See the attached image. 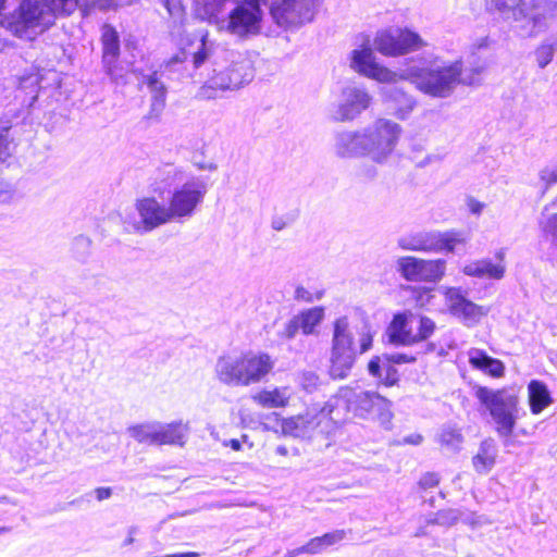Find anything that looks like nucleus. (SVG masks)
Here are the masks:
<instances>
[{
	"label": "nucleus",
	"mask_w": 557,
	"mask_h": 557,
	"mask_svg": "<svg viewBox=\"0 0 557 557\" xmlns=\"http://www.w3.org/2000/svg\"><path fill=\"white\" fill-rule=\"evenodd\" d=\"M275 360L263 351H247L218 358L214 372L222 384L230 387H247L267 381Z\"/></svg>",
	"instance_id": "obj_1"
},
{
	"label": "nucleus",
	"mask_w": 557,
	"mask_h": 557,
	"mask_svg": "<svg viewBox=\"0 0 557 557\" xmlns=\"http://www.w3.org/2000/svg\"><path fill=\"white\" fill-rule=\"evenodd\" d=\"M373 335L370 330L360 334L359 349L347 317H341L333 323L332 347L330 356V375L333 379H345L351 371L358 354H363L372 347Z\"/></svg>",
	"instance_id": "obj_2"
},
{
	"label": "nucleus",
	"mask_w": 557,
	"mask_h": 557,
	"mask_svg": "<svg viewBox=\"0 0 557 557\" xmlns=\"http://www.w3.org/2000/svg\"><path fill=\"white\" fill-rule=\"evenodd\" d=\"M334 401L335 406H344L357 418L373 420L385 430L392 429V401L377 392L342 387Z\"/></svg>",
	"instance_id": "obj_3"
},
{
	"label": "nucleus",
	"mask_w": 557,
	"mask_h": 557,
	"mask_svg": "<svg viewBox=\"0 0 557 557\" xmlns=\"http://www.w3.org/2000/svg\"><path fill=\"white\" fill-rule=\"evenodd\" d=\"M53 23V14L42 0H21L18 7L0 21L1 26L13 36L27 40H33Z\"/></svg>",
	"instance_id": "obj_4"
},
{
	"label": "nucleus",
	"mask_w": 557,
	"mask_h": 557,
	"mask_svg": "<svg viewBox=\"0 0 557 557\" xmlns=\"http://www.w3.org/2000/svg\"><path fill=\"white\" fill-rule=\"evenodd\" d=\"M474 396L490 412L500 437L508 438L515 429L519 417V398L508 389H492L486 386H475Z\"/></svg>",
	"instance_id": "obj_5"
},
{
	"label": "nucleus",
	"mask_w": 557,
	"mask_h": 557,
	"mask_svg": "<svg viewBox=\"0 0 557 557\" xmlns=\"http://www.w3.org/2000/svg\"><path fill=\"white\" fill-rule=\"evenodd\" d=\"M362 129L366 158L375 164H386L400 139L403 127L385 117H379Z\"/></svg>",
	"instance_id": "obj_6"
},
{
	"label": "nucleus",
	"mask_w": 557,
	"mask_h": 557,
	"mask_svg": "<svg viewBox=\"0 0 557 557\" xmlns=\"http://www.w3.org/2000/svg\"><path fill=\"white\" fill-rule=\"evenodd\" d=\"M135 210L138 213V219L133 213L123 216L124 230L128 233L143 235L163 225L175 223L169 205L159 201L153 196L137 199Z\"/></svg>",
	"instance_id": "obj_7"
},
{
	"label": "nucleus",
	"mask_w": 557,
	"mask_h": 557,
	"mask_svg": "<svg viewBox=\"0 0 557 557\" xmlns=\"http://www.w3.org/2000/svg\"><path fill=\"white\" fill-rule=\"evenodd\" d=\"M208 185L201 177H193L174 188L168 205L175 223L189 220L203 202Z\"/></svg>",
	"instance_id": "obj_8"
},
{
	"label": "nucleus",
	"mask_w": 557,
	"mask_h": 557,
	"mask_svg": "<svg viewBox=\"0 0 557 557\" xmlns=\"http://www.w3.org/2000/svg\"><path fill=\"white\" fill-rule=\"evenodd\" d=\"M262 16L261 8L248 5L243 1L228 13L227 18L216 20L215 23L220 30L238 38H247L260 33Z\"/></svg>",
	"instance_id": "obj_9"
},
{
	"label": "nucleus",
	"mask_w": 557,
	"mask_h": 557,
	"mask_svg": "<svg viewBox=\"0 0 557 557\" xmlns=\"http://www.w3.org/2000/svg\"><path fill=\"white\" fill-rule=\"evenodd\" d=\"M369 78L383 84L382 94L388 102L389 112L399 120H406L414 110L417 102L403 88L396 86V72H363Z\"/></svg>",
	"instance_id": "obj_10"
},
{
	"label": "nucleus",
	"mask_w": 557,
	"mask_h": 557,
	"mask_svg": "<svg viewBox=\"0 0 557 557\" xmlns=\"http://www.w3.org/2000/svg\"><path fill=\"white\" fill-rule=\"evenodd\" d=\"M397 271L410 282L435 283L442 280L446 271L444 259L424 260L412 256L398 258Z\"/></svg>",
	"instance_id": "obj_11"
},
{
	"label": "nucleus",
	"mask_w": 557,
	"mask_h": 557,
	"mask_svg": "<svg viewBox=\"0 0 557 557\" xmlns=\"http://www.w3.org/2000/svg\"><path fill=\"white\" fill-rule=\"evenodd\" d=\"M372 101L369 92L357 85L342 89V100L330 110V117L335 122H350L366 111Z\"/></svg>",
	"instance_id": "obj_12"
},
{
	"label": "nucleus",
	"mask_w": 557,
	"mask_h": 557,
	"mask_svg": "<svg viewBox=\"0 0 557 557\" xmlns=\"http://www.w3.org/2000/svg\"><path fill=\"white\" fill-rule=\"evenodd\" d=\"M252 79V72H213L195 97L199 100L216 99L221 92L239 89Z\"/></svg>",
	"instance_id": "obj_13"
},
{
	"label": "nucleus",
	"mask_w": 557,
	"mask_h": 557,
	"mask_svg": "<svg viewBox=\"0 0 557 557\" xmlns=\"http://www.w3.org/2000/svg\"><path fill=\"white\" fill-rule=\"evenodd\" d=\"M313 0H280L270 8L274 22L283 27L296 26L311 21Z\"/></svg>",
	"instance_id": "obj_14"
},
{
	"label": "nucleus",
	"mask_w": 557,
	"mask_h": 557,
	"mask_svg": "<svg viewBox=\"0 0 557 557\" xmlns=\"http://www.w3.org/2000/svg\"><path fill=\"white\" fill-rule=\"evenodd\" d=\"M450 313L462 320L465 325L473 326L487 315L490 307L476 305L466 298L460 288L442 287Z\"/></svg>",
	"instance_id": "obj_15"
},
{
	"label": "nucleus",
	"mask_w": 557,
	"mask_h": 557,
	"mask_svg": "<svg viewBox=\"0 0 557 557\" xmlns=\"http://www.w3.org/2000/svg\"><path fill=\"white\" fill-rule=\"evenodd\" d=\"M412 83L426 95L444 98L457 86V76L455 72H413Z\"/></svg>",
	"instance_id": "obj_16"
},
{
	"label": "nucleus",
	"mask_w": 557,
	"mask_h": 557,
	"mask_svg": "<svg viewBox=\"0 0 557 557\" xmlns=\"http://www.w3.org/2000/svg\"><path fill=\"white\" fill-rule=\"evenodd\" d=\"M331 412L332 410L326 408H309L305 413L286 419L283 422V431L295 437L307 436L323 422H327Z\"/></svg>",
	"instance_id": "obj_17"
},
{
	"label": "nucleus",
	"mask_w": 557,
	"mask_h": 557,
	"mask_svg": "<svg viewBox=\"0 0 557 557\" xmlns=\"http://www.w3.org/2000/svg\"><path fill=\"white\" fill-rule=\"evenodd\" d=\"M334 153L344 159L366 158L362 129L341 131L334 135Z\"/></svg>",
	"instance_id": "obj_18"
},
{
	"label": "nucleus",
	"mask_w": 557,
	"mask_h": 557,
	"mask_svg": "<svg viewBox=\"0 0 557 557\" xmlns=\"http://www.w3.org/2000/svg\"><path fill=\"white\" fill-rule=\"evenodd\" d=\"M557 4L553 0H533L527 2V14L522 21L532 23V33L542 29L556 14Z\"/></svg>",
	"instance_id": "obj_19"
},
{
	"label": "nucleus",
	"mask_w": 557,
	"mask_h": 557,
	"mask_svg": "<svg viewBox=\"0 0 557 557\" xmlns=\"http://www.w3.org/2000/svg\"><path fill=\"white\" fill-rule=\"evenodd\" d=\"M145 83L151 92V103L145 119L159 121L165 108L166 87L158 76V72H152V74L146 78Z\"/></svg>",
	"instance_id": "obj_20"
},
{
	"label": "nucleus",
	"mask_w": 557,
	"mask_h": 557,
	"mask_svg": "<svg viewBox=\"0 0 557 557\" xmlns=\"http://www.w3.org/2000/svg\"><path fill=\"white\" fill-rule=\"evenodd\" d=\"M189 430V423L182 420L165 424L159 422L158 446L176 445L183 447L186 444Z\"/></svg>",
	"instance_id": "obj_21"
},
{
	"label": "nucleus",
	"mask_w": 557,
	"mask_h": 557,
	"mask_svg": "<svg viewBox=\"0 0 557 557\" xmlns=\"http://www.w3.org/2000/svg\"><path fill=\"white\" fill-rule=\"evenodd\" d=\"M487 12L497 13L504 18L522 21L527 14V2L524 0H484Z\"/></svg>",
	"instance_id": "obj_22"
},
{
	"label": "nucleus",
	"mask_w": 557,
	"mask_h": 557,
	"mask_svg": "<svg viewBox=\"0 0 557 557\" xmlns=\"http://www.w3.org/2000/svg\"><path fill=\"white\" fill-rule=\"evenodd\" d=\"M348 59L351 70H387L377 63L369 38L363 39L357 48L352 49Z\"/></svg>",
	"instance_id": "obj_23"
},
{
	"label": "nucleus",
	"mask_w": 557,
	"mask_h": 557,
	"mask_svg": "<svg viewBox=\"0 0 557 557\" xmlns=\"http://www.w3.org/2000/svg\"><path fill=\"white\" fill-rule=\"evenodd\" d=\"M462 272L468 276L500 280L505 274V265L503 263L495 264L490 259H481L466 264Z\"/></svg>",
	"instance_id": "obj_24"
},
{
	"label": "nucleus",
	"mask_w": 557,
	"mask_h": 557,
	"mask_svg": "<svg viewBox=\"0 0 557 557\" xmlns=\"http://www.w3.org/2000/svg\"><path fill=\"white\" fill-rule=\"evenodd\" d=\"M413 324V314H410L409 321L406 314H396L388 327L389 342L394 344L412 345L413 333L411 329Z\"/></svg>",
	"instance_id": "obj_25"
},
{
	"label": "nucleus",
	"mask_w": 557,
	"mask_h": 557,
	"mask_svg": "<svg viewBox=\"0 0 557 557\" xmlns=\"http://www.w3.org/2000/svg\"><path fill=\"white\" fill-rule=\"evenodd\" d=\"M468 355L469 362L473 368L494 377L504 375L505 367L500 360L487 356L483 350L478 348L470 349Z\"/></svg>",
	"instance_id": "obj_26"
},
{
	"label": "nucleus",
	"mask_w": 557,
	"mask_h": 557,
	"mask_svg": "<svg viewBox=\"0 0 557 557\" xmlns=\"http://www.w3.org/2000/svg\"><path fill=\"white\" fill-rule=\"evenodd\" d=\"M252 400L262 408H282L288 404L290 398L288 387H275L262 389L251 396Z\"/></svg>",
	"instance_id": "obj_27"
},
{
	"label": "nucleus",
	"mask_w": 557,
	"mask_h": 557,
	"mask_svg": "<svg viewBox=\"0 0 557 557\" xmlns=\"http://www.w3.org/2000/svg\"><path fill=\"white\" fill-rule=\"evenodd\" d=\"M528 396L531 412L541 413L545 408L553 404V398L547 386L537 380H532L528 385Z\"/></svg>",
	"instance_id": "obj_28"
},
{
	"label": "nucleus",
	"mask_w": 557,
	"mask_h": 557,
	"mask_svg": "<svg viewBox=\"0 0 557 557\" xmlns=\"http://www.w3.org/2000/svg\"><path fill=\"white\" fill-rule=\"evenodd\" d=\"M497 448L492 438L484 440L476 455L472 458V465L476 472L487 473L495 465Z\"/></svg>",
	"instance_id": "obj_29"
},
{
	"label": "nucleus",
	"mask_w": 557,
	"mask_h": 557,
	"mask_svg": "<svg viewBox=\"0 0 557 557\" xmlns=\"http://www.w3.org/2000/svg\"><path fill=\"white\" fill-rule=\"evenodd\" d=\"M374 46L381 53L385 55H401L398 40V27L377 32L374 38Z\"/></svg>",
	"instance_id": "obj_30"
},
{
	"label": "nucleus",
	"mask_w": 557,
	"mask_h": 557,
	"mask_svg": "<svg viewBox=\"0 0 557 557\" xmlns=\"http://www.w3.org/2000/svg\"><path fill=\"white\" fill-rule=\"evenodd\" d=\"M102 58L103 62L110 66L112 65L120 54V40L117 32L111 25L102 27Z\"/></svg>",
	"instance_id": "obj_31"
},
{
	"label": "nucleus",
	"mask_w": 557,
	"mask_h": 557,
	"mask_svg": "<svg viewBox=\"0 0 557 557\" xmlns=\"http://www.w3.org/2000/svg\"><path fill=\"white\" fill-rule=\"evenodd\" d=\"M296 315L301 327V333L304 335H313L318 334L317 329L324 320L325 310L323 307H313L305 309Z\"/></svg>",
	"instance_id": "obj_32"
},
{
	"label": "nucleus",
	"mask_w": 557,
	"mask_h": 557,
	"mask_svg": "<svg viewBox=\"0 0 557 557\" xmlns=\"http://www.w3.org/2000/svg\"><path fill=\"white\" fill-rule=\"evenodd\" d=\"M159 422H145L140 424L131 425L127 428V433L136 442L147 445H158L159 438Z\"/></svg>",
	"instance_id": "obj_33"
},
{
	"label": "nucleus",
	"mask_w": 557,
	"mask_h": 557,
	"mask_svg": "<svg viewBox=\"0 0 557 557\" xmlns=\"http://www.w3.org/2000/svg\"><path fill=\"white\" fill-rule=\"evenodd\" d=\"M442 233H430L421 237L417 244H409L405 239L399 242L403 249L413 251H430L441 252L443 251Z\"/></svg>",
	"instance_id": "obj_34"
},
{
	"label": "nucleus",
	"mask_w": 557,
	"mask_h": 557,
	"mask_svg": "<svg viewBox=\"0 0 557 557\" xmlns=\"http://www.w3.org/2000/svg\"><path fill=\"white\" fill-rule=\"evenodd\" d=\"M463 442V436L460 429L451 425H446L442 429L440 434V443L450 451H457Z\"/></svg>",
	"instance_id": "obj_35"
},
{
	"label": "nucleus",
	"mask_w": 557,
	"mask_h": 557,
	"mask_svg": "<svg viewBox=\"0 0 557 557\" xmlns=\"http://www.w3.org/2000/svg\"><path fill=\"white\" fill-rule=\"evenodd\" d=\"M398 40L401 54L416 50L423 45V41L420 38V36L417 33H413L409 29L398 28Z\"/></svg>",
	"instance_id": "obj_36"
},
{
	"label": "nucleus",
	"mask_w": 557,
	"mask_h": 557,
	"mask_svg": "<svg viewBox=\"0 0 557 557\" xmlns=\"http://www.w3.org/2000/svg\"><path fill=\"white\" fill-rule=\"evenodd\" d=\"M417 333H413L412 344L428 339L435 331V322L428 317H414Z\"/></svg>",
	"instance_id": "obj_37"
},
{
	"label": "nucleus",
	"mask_w": 557,
	"mask_h": 557,
	"mask_svg": "<svg viewBox=\"0 0 557 557\" xmlns=\"http://www.w3.org/2000/svg\"><path fill=\"white\" fill-rule=\"evenodd\" d=\"M443 251L453 252L458 245H465L468 236L460 231H447L442 233Z\"/></svg>",
	"instance_id": "obj_38"
},
{
	"label": "nucleus",
	"mask_w": 557,
	"mask_h": 557,
	"mask_svg": "<svg viewBox=\"0 0 557 557\" xmlns=\"http://www.w3.org/2000/svg\"><path fill=\"white\" fill-rule=\"evenodd\" d=\"M11 125L9 122L2 123L0 126V164L4 163L15 148L12 140L9 139V131Z\"/></svg>",
	"instance_id": "obj_39"
},
{
	"label": "nucleus",
	"mask_w": 557,
	"mask_h": 557,
	"mask_svg": "<svg viewBox=\"0 0 557 557\" xmlns=\"http://www.w3.org/2000/svg\"><path fill=\"white\" fill-rule=\"evenodd\" d=\"M42 2L47 9L51 10L53 18L57 14L72 13L77 5V0H42Z\"/></svg>",
	"instance_id": "obj_40"
},
{
	"label": "nucleus",
	"mask_w": 557,
	"mask_h": 557,
	"mask_svg": "<svg viewBox=\"0 0 557 557\" xmlns=\"http://www.w3.org/2000/svg\"><path fill=\"white\" fill-rule=\"evenodd\" d=\"M461 516H462V513L459 509H453V508L443 509V510H440L436 513L435 518L433 520H431L430 522L436 523L440 525L450 527V525H454L455 523H457L459 521V519H461Z\"/></svg>",
	"instance_id": "obj_41"
},
{
	"label": "nucleus",
	"mask_w": 557,
	"mask_h": 557,
	"mask_svg": "<svg viewBox=\"0 0 557 557\" xmlns=\"http://www.w3.org/2000/svg\"><path fill=\"white\" fill-rule=\"evenodd\" d=\"M183 170L178 166H175L173 164H165L164 166L160 168L157 173V180H160L161 182H165L169 184H173L175 182H178L183 177Z\"/></svg>",
	"instance_id": "obj_42"
},
{
	"label": "nucleus",
	"mask_w": 557,
	"mask_h": 557,
	"mask_svg": "<svg viewBox=\"0 0 557 557\" xmlns=\"http://www.w3.org/2000/svg\"><path fill=\"white\" fill-rule=\"evenodd\" d=\"M540 227L542 232L549 236L555 245H557V213L542 214L540 220Z\"/></svg>",
	"instance_id": "obj_43"
},
{
	"label": "nucleus",
	"mask_w": 557,
	"mask_h": 557,
	"mask_svg": "<svg viewBox=\"0 0 557 557\" xmlns=\"http://www.w3.org/2000/svg\"><path fill=\"white\" fill-rule=\"evenodd\" d=\"M424 150V146L422 144H412L410 147V158L416 162L418 168H425L434 162L441 160L438 154H426L423 159L418 160V154Z\"/></svg>",
	"instance_id": "obj_44"
},
{
	"label": "nucleus",
	"mask_w": 557,
	"mask_h": 557,
	"mask_svg": "<svg viewBox=\"0 0 557 557\" xmlns=\"http://www.w3.org/2000/svg\"><path fill=\"white\" fill-rule=\"evenodd\" d=\"M196 10L199 16L202 18L212 20L215 17V12L219 7V2L215 0L213 1H206V0H195Z\"/></svg>",
	"instance_id": "obj_45"
},
{
	"label": "nucleus",
	"mask_w": 557,
	"mask_h": 557,
	"mask_svg": "<svg viewBox=\"0 0 557 557\" xmlns=\"http://www.w3.org/2000/svg\"><path fill=\"white\" fill-rule=\"evenodd\" d=\"M301 331L297 315L295 314L292 319L285 322L282 329L278 331V337L283 339H293L298 332Z\"/></svg>",
	"instance_id": "obj_46"
},
{
	"label": "nucleus",
	"mask_w": 557,
	"mask_h": 557,
	"mask_svg": "<svg viewBox=\"0 0 557 557\" xmlns=\"http://www.w3.org/2000/svg\"><path fill=\"white\" fill-rule=\"evenodd\" d=\"M323 295V290H318L315 294H312L306 287L299 285L295 288L294 299L296 301L312 302L314 300H320Z\"/></svg>",
	"instance_id": "obj_47"
},
{
	"label": "nucleus",
	"mask_w": 557,
	"mask_h": 557,
	"mask_svg": "<svg viewBox=\"0 0 557 557\" xmlns=\"http://www.w3.org/2000/svg\"><path fill=\"white\" fill-rule=\"evenodd\" d=\"M299 382L305 391L312 393L320 385V377L312 371H305L301 373Z\"/></svg>",
	"instance_id": "obj_48"
},
{
	"label": "nucleus",
	"mask_w": 557,
	"mask_h": 557,
	"mask_svg": "<svg viewBox=\"0 0 557 557\" xmlns=\"http://www.w3.org/2000/svg\"><path fill=\"white\" fill-rule=\"evenodd\" d=\"M135 0H94L92 7L98 10H115L121 7L131 5Z\"/></svg>",
	"instance_id": "obj_49"
},
{
	"label": "nucleus",
	"mask_w": 557,
	"mask_h": 557,
	"mask_svg": "<svg viewBox=\"0 0 557 557\" xmlns=\"http://www.w3.org/2000/svg\"><path fill=\"white\" fill-rule=\"evenodd\" d=\"M481 72H455L457 85L479 86L482 83Z\"/></svg>",
	"instance_id": "obj_50"
},
{
	"label": "nucleus",
	"mask_w": 557,
	"mask_h": 557,
	"mask_svg": "<svg viewBox=\"0 0 557 557\" xmlns=\"http://www.w3.org/2000/svg\"><path fill=\"white\" fill-rule=\"evenodd\" d=\"M540 180L544 183L545 189L557 183V163L547 165L540 171Z\"/></svg>",
	"instance_id": "obj_51"
},
{
	"label": "nucleus",
	"mask_w": 557,
	"mask_h": 557,
	"mask_svg": "<svg viewBox=\"0 0 557 557\" xmlns=\"http://www.w3.org/2000/svg\"><path fill=\"white\" fill-rule=\"evenodd\" d=\"M90 246L91 240L84 235H79L75 237L73 242V251L77 255V258L81 259L88 255Z\"/></svg>",
	"instance_id": "obj_52"
},
{
	"label": "nucleus",
	"mask_w": 557,
	"mask_h": 557,
	"mask_svg": "<svg viewBox=\"0 0 557 557\" xmlns=\"http://www.w3.org/2000/svg\"><path fill=\"white\" fill-rule=\"evenodd\" d=\"M553 54H554V48L552 45H542L535 51V58L537 61V65L540 67H545L552 61Z\"/></svg>",
	"instance_id": "obj_53"
},
{
	"label": "nucleus",
	"mask_w": 557,
	"mask_h": 557,
	"mask_svg": "<svg viewBox=\"0 0 557 557\" xmlns=\"http://www.w3.org/2000/svg\"><path fill=\"white\" fill-rule=\"evenodd\" d=\"M398 372L395 367L387 363L382 369V377H380V382L385 386H393L398 382Z\"/></svg>",
	"instance_id": "obj_54"
},
{
	"label": "nucleus",
	"mask_w": 557,
	"mask_h": 557,
	"mask_svg": "<svg viewBox=\"0 0 557 557\" xmlns=\"http://www.w3.org/2000/svg\"><path fill=\"white\" fill-rule=\"evenodd\" d=\"M346 536V532L344 530H335L333 532H329L323 534L321 537L324 547H330L343 541Z\"/></svg>",
	"instance_id": "obj_55"
},
{
	"label": "nucleus",
	"mask_w": 557,
	"mask_h": 557,
	"mask_svg": "<svg viewBox=\"0 0 557 557\" xmlns=\"http://www.w3.org/2000/svg\"><path fill=\"white\" fill-rule=\"evenodd\" d=\"M440 483V476L437 473L434 472H428L421 476L419 480V487L423 491H426L429 488H433L437 486Z\"/></svg>",
	"instance_id": "obj_56"
},
{
	"label": "nucleus",
	"mask_w": 557,
	"mask_h": 557,
	"mask_svg": "<svg viewBox=\"0 0 557 557\" xmlns=\"http://www.w3.org/2000/svg\"><path fill=\"white\" fill-rule=\"evenodd\" d=\"M162 2L171 16L178 17L182 15L183 5L181 0H162Z\"/></svg>",
	"instance_id": "obj_57"
},
{
	"label": "nucleus",
	"mask_w": 557,
	"mask_h": 557,
	"mask_svg": "<svg viewBox=\"0 0 557 557\" xmlns=\"http://www.w3.org/2000/svg\"><path fill=\"white\" fill-rule=\"evenodd\" d=\"M325 549L323 542L320 536L311 539L307 544H305L306 554H318Z\"/></svg>",
	"instance_id": "obj_58"
},
{
	"label": "nucleus",
	"mask_w": 557,
	"mask_h": 557,
	"mask_svg": "<svg viewBox=\"0 0 557 557\" xmlns=\"http://www.w3.org/2000/svg\"><path fill=\"white\" fill-rule=\"evenodd\" d=\"M13 196V188L11 184L0 177V202L8 201Z\"/></svg>",
	"instance_id": "obj_59"
},
{
	"label": "nucleus",
	"mask_w": 557,
	"mask_h": 557,
	"mask_svg": "<svg viewBox=\"0 0 557 557\" xmlns=\"http://www.w3.org/2000/svg\"><path fill=\"white\" fill-rule=\"evenodd\" d=\"M208 58V52L205 48L203 39H201V49L193 53V64L195 67L203 65L205 60Z\"/></svg>",
	"instance_id": "obj_60"
},
{
	"label": "nucleus",
	"mask_w": 557,
	"mask_h": 557,
	"mask_svg": "<svg viewBox=\"0 0 557 557\" xmlns=\"http://www.w3.org/2000/svg\"><path fill=\"white\" fill-rule=\"evenodd\" d=\"M382 369L383 368H381V366H380L379 357H375L370 360V362L368 364V370L372 376L377 377L380 380V377H382Z\"/></svg>",
	"instance_id": "obj_61"
},
{
	"label": "nucleus",
	"mask_w": 557,
	"mask_h": 557,
	"mask_svg": "<svg viewBox=\"0 0 557 557\" xmlns=\"http://www.w3.org/2000/svg\"><path fill=\"white\" fill-rule=\"evenodd\" d=\"M492 44V40L488 36H484V37H481V38H478L472 45H471V49L472 51H480L482 49H487L490 48Z\"/></svg>",
	"instance_id": "obj_62"
},
{
	"label": "nucleus",
	"mask_w": 557,
	"mask_h": 557,
	"mask_svg": "<svg viewBox=\"0 0 557 557\" xmlns=\"http://www.w3.org/2000/svg\"><path fill=\"white\" fill-rule=\"evenodd\" d=\"M468 208L473 214H480L484 208V203L478 201L474 198H469Z\"/></svg>",
	"instance_id": "obj_63"
},
{
	"label": "nucleus",
	"mask_w": 557,
	"mask_h": 557,
	"mask_svg": "<svg viewBox=\"0 0 557 557\" xmlns=\"http://www.w3.org/2000/svg\"><path fill=\"white\" fill-rule=\"evenodd\" d=\"M288 225V221L284 216H274L271 226L275 231H282Z\"/></svg>",
	"instance_id": "obj_64"
}]
</instances>
